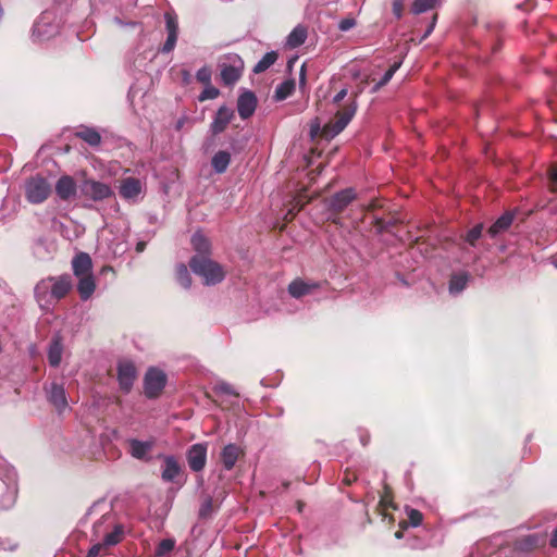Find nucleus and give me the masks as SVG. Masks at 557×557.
I'll list each match as a JSON object with an SVG mask.
<instances>
[{"instance_id":"nucleus-1","label":"nucleus","mask_w":557,"mask_h":557,"mask_svg":"<svg viewBox=\"0 0 557 557\" xmlns=\"http://www.w3.org/2000/svg\"><path fill=\"white\" fill-rule=\"evenodd\" d=\"M189 267L195 274L203 278L206 285H216L225 277L223 267L206 256H193Z\"/></svg>"},{"instance_id":"nucleus-2","label":"nucleus","mask_w":557,"mask_h":557,"mask_svg":"<svg viewBox=\"0 0 557 557\" xmlns=\"http://www.w3.org/2000/svg\"><path fill=\"white\" fill-rule=\"evenodd\" d=\"M356 98L357 94L354 95L349 103L338 109L334 117L323 126L322 136L324 138L331 139L335 137L348 125L357 111Z\"/></svg>"},{"instance_id":"nucleus-3","label":"nucleus","mask_w":557,"mask_h":557,"mask_svg":"<svg viewBox=\"0 0 557 557\" xmlns=\"http://www.w3.org/2000/svg\"><path fill=\"white\" fill-rule=\"evenodd\" d=\"M25 198L29 203L39 205L48 199L51 194V184L46 177L36 174L26 180Z\"/></svg>"},{"instance_id":"nucleus-4","label":"nucleus","mask_w":557,"mask_h":557,"mask_svg":"<svg viewBox=\"0 0 557 557\" xmlns=\"http://www.w3.org/2000/svg\"><path fill=\"white\" fill-rule=\"evenodd\" d=\"M166 384V375L163 371L150 368L144 379L145 395L148 398L158 397Z\"/></svg>"},{"instance_id":"nucleus-5","label":"nucleus","mask_w":557,"mask_h":557,"mask_svg":"<svg viewBox=\"0 0 557 557\" xmlns=\"http://www.w3.org/2000/svg\"><path fill=\"white\" fill-rule=\"evenodd\" d=\"M356 198L352 188L343 189L325 200V205L332 215L341 214L349 203Z\"/></svg>"},{"instance_id":"nucleus-6","label":"nucleus","mask_w":557,"mask_h":557,"mask_svg":"<svg viewBox=\"0 0 557 557\" xmlns=\"http://www.w3.org/2000/svg\"><path fill=\"white\" fill-rule=\"evenodd\" d=\"M207 443H197L191 445L186 451L188 467L194 472H200L207 463Z\"/></svg>"},{"instance_id":"nucleus-7","label":"nucleus","mask_w":557,"mask_h":557,"mask_svg":"<svg viewBox=\"0 0 557 557\" xmlns=\"http://www.w3.org/2000/svg\"><path fill=\"white\" fill-rule=\"evenodd\" d=\"M82 191L95 201L108 199L113 195L109 185L94 180H86L82 186Z\"/></svg>"},{"instance_id":"nucleus-8","label":"nucleus","mask_w":557,"mask_h":557,"mask_svg":"<svg viewBox=\"0 0 557 557\" xmlns=\"http://www.w3.org/2000/svg\"><path fill=\"white\" fill-rule=\"evenodd\" d=\"M136 376L137 371L133 362L122 361L117 364V381L124 393L131 392Z\"/></svg>"},{"instance_id":"nucleus-9","label":"nucleus","mask_w":557,"mask_h":557,"mask_svg":"<svg viewBox=\"0 0 557 557\" xmlns=\"http://www.w3.org/2000/svg\"><path fill=\"white\" fill-rule=\"evenodd\" d=\"M49 278H52L50 299L58 302L71 292L73 287L72 277L69 274H63L60 276H49Z\"/></svg>"},{"instance_id":"nucleus-10","label":"nucleus","mask_w":557,"mask_h":557,"mask_svg":"<svg viewBox=\"0 0 557 557\" xmlns=\"http://www.w3.org/2000/svg\"><path fill=\"white\" fill-rule=\"evenodd\" d=\"M244 450L237 444L225 445L220 453V460L226 471L232 470L237 460L244 456Z\"/></svg>"},{"instance_id":"nucleus-11","label":"nucleus","mask_w":557,"mask_h":557,"mask_svg":"<svg viewBox=\"0 0 557 557\" xmlns=\"http://www.w3.org/2000/svg\"><path fill=\"white\" fill-rule=\"evenodd\" d=\"M257 97L252 91H244L237 100V111L243 120L250 117L257 108Z\"/></svg>"},{"instance_id":"nucleus-12","label":"nucleus","mask_w":557,"mask_h":557,"mask_svg":"<svg viewBox=\"0 0 557 557\" xmlns=\"http://www.w3.org/2000/svg\"><path fill=\"white\" fill-rule=\"evenodd\" d=\"M47 393L49 403L59 413H62L69 407L65 389L62 385L51 383Z\"/></svg>"},{"instance_id":"nucleus-13","label":"nucleus","mask_w":557,"mask_h":557,"mask_svg":"<svg viewBox=\"0 0 557 557\" xmlns=\"http://www.w3.org/2000/svg\"><path fill=\"white\" fill-rule=\"evenodd\" d=\"M234 117V111L226 106H222L215 113L213 122L211 123V132L213 135L224 132Z\"/></svg>"},{"instance_id":"nucleus-14","label":"nucleus","mask_w":557,"mask_h":557,"mask_svg":"<svg viewBox=\"0 0 557 557\" xmlns=\"http://www.w3.org/2000/svg\"><path fill=\"white\" fill-rule=\"evenodd\" d=\"M52 278L46 277L39 281L35 286V298L42 309H48L52 304L53 299H50Z\"/></svg>"},{"instance_id":"nucleus-15","label":"nucleus","mask_w":557,"mask_h":557,"mask_svg":"<svg viewBox=\"0 0 557 557\" xmlns=\"http://www.w3.org/2000/svg\"><path fill=\"white\" fill-rule=\"evenodd\" d=\"M77 186L70 175H62L55 184V194L61 200H69L76 195Z\"/></svg>"},{"instance_id":"nucleus-16","label":"nucleus","mask_w":557,"mask_h":557,"mask_svg":"<svg viewBox=\"0 0 557 557\" xmlns=\"http://www.w3.org/2000/svg\"><path fill=\"white\" fill-rule=\"evenodd\" d=\"M73 273L76 277L92 274V261L88 253L79 252L72 260Z\"/></svg>"},{"instance_id":"nucleus-17","label":"nucleus","mask_w":557,"mask_h":557,"mask_svg":"<svg viewBox=\"0 0 557 557\" xmlns=\"http://www.w3.org/2000/svg\"><path fill=\"white\" fill-rule=\"evenodd\" d=\"M515 212H505L490 226V228L487 230V234L491 237H496L497 235L506 232L511 226Z\"/></svg>"},{"instance_id":"nucleus-18","label":"nucleus","mask_w":557,"mask_h":557,"mask_svg":"<svg viewBox=\"0 0 557 557\" xmlns=\"http://www.w3.org/2000/svg\"><path fill=\"white\" fill-rule=\"evenodd\" d=\"M141 193V184L138 178L127 177L121 182L120 195L124 199H134Z\"/></svg>"},{"instance_id":"nucleus-19","label":"nucleus","mask_w":557,"mask_h":557,"mask_svg":"<svg viewBox=\"0 0 557 557\" xmlns=\"http://www.w3.org/2000/svg\"><path fill=\"white\" fill-rule=\"evenodd\" d=\"M161 478L165 482H173L181 473L182 468L174 456H165Z\"/></svg>"},{"instance_id":"nucleus-20","label":"nucleus","mask_w":557,"mask_h":557,"mask_svg":"<svg viewBox=\"0 0 557 557\" xmlns=\"http://www.w3.org/2000/svg\"><path fill=\"white\" fill-rule=\"evenodd\" d=\"M78 278L77 292L82 300H88L96 289L94 275H84Z\"/></svg>"},{"instance_id":"nucleus-21","label":"nucleus","mask_w":557,"mask_h":557,"mask_svg":"<svg viewBox=\"0 0 557 557\" xmlns=\"http://www.w3.org/2000/svg\"><path fill=\"white\" fill-rule=\"evenodd\" d=\"M191 246L197 252L196 256L209 257L211 252V244L209 239L201 233L197 232L191 236Z\"/></svg>"},{"instance_id":"nucleus-22","label":"nucleus","mask_w":557,"mask_h":557,"mask_svg":"<svg viewBox=\"0 0 557 557\" xmlns=\"http://www.w3.org/2000/svg\"><path fill=\"white\" fill-rule=\"evenodd\" d=\"M131 455L139 460L147 459V454L152 449L153 442L129 441Z\"/></svg>"},{"instance_id":"nucleus-23","label":"nucleus","mask_w":557,"mask_h":557,"mask_svg":"<svg viewBox=\"0 0 557 557\" xmlns=\"http://www.w3.org/2000/svg\"><path fill=\"white\" fill-rule=\"evenodd\" d=\"M230 163H231V153L225 150L218 151L212 157V160H211V165H212L213 170L219 174L224 173L227 170Z\"/></svg>"},{"instance_id":"nucleus-24","label":"nucleus","mask_w":557,"mask_h":557,"mask_svg":"<svg viewBox=\"0 0 557 557\" xmlns=\"http://www.w3.org/2000/svg\"><path fill=\"white\" fill-rule=\"evenodd\" d=\"M315 287H317L315 284H308V283L304 282L302 280L298 278V280H294L288 285V293L295 298H300L305 295H308Z\"/></svg>"},{"instance_id":"nucleus-25","label":"nucleus","mask_w":557,"mask_h":557,"mask_svg":"<svg viewBox=\"0 0 557 557\" xmlns=\"http://www.w3.org/2000/svg\"><path fill=\"white\" fill-rule=\"evenodd\" d=\"M307 35V28L302 25H298L288 35L286 45L292 49L297 48L306 41Z\"/></svg>"},{"instance_id":"nucleus-26","label":"nucleus","mask_w":557,"mask_h":557,"mask_svg":"<svg viewBox=\"0 0 557 557\" xmlns=\"http://www.w3.org/2000/svg\"><path fill=\"white\" fill-rule=\"evenodd\" d=\"M63 352V346L59 338H55L51 342L48 350V361L49 364L53 368H57L61 363Z\"/></svg>"},{"instance_id":"nucleus-27","label":"nucleus","mask_w":557,"mask_h":557,"mask_svg":"<svg viewBox=\"0 0 557 557\" xmlns=\"http://www.w3.org/2000/svg\"><path fill=\"white\" fill-rule=\"evenodd\" d=\"M545 540L537 534H530L518 542V547L524 552H531L544 545Z\"/></svg>"},{"instance_id":"nucleus-28","label":"nucleus","mask_w":557,"mask_h":557,"mask_svg":"<svg viewBox=\"0 0 557 557\" xmlns=\"http://www.w3.org/2000/svg\"><path fill=\"white\" fill-rule=\"evenodd\" d=\"M295 90V81L286 79L280 85L276 86L274 91V99L276 101H282L288 98Z\"/></svg>"},{"instance_id":"nucleus-29","label":"nucleus","mask_w":557,"mask_h":557,"mask_svg":"<svg viewBox=\"0 0 557 557\" xmlns=\"http://www.w3.org/2000/svg\"><path fill=\"white\" fill-rule=\"evenodd\" d=\"M76 137L81 138L92 147H97L101 143V135L95 128L86 127L77 132Z\"/></svg>"},{"instance_id":"nucleus-30","label":"nucleus","mask_w":557,"mask_h":557,"mask_svg":"<svg viewBox=\"0 0 557 557\" xmlns=\"http://www.w3.org/2000/svg\"><path fill=\"white\" fill-rule=\"evenodd\" d=\"M278 54L275 51L267 52L262 59L255 65L253 73L260 74L265 72L269 67H271L277 60Z\"/></svg>"},{"instance_id":"nucleus-31","label":"nucleus","mask_w":557,"mask_h":557,"mask_svg":"<svg viewBox=\"0 0 557 557\" xmlns=\"http://www.w3.org/2000/svg\"><path fill=\"white\" fill-rule=\"evenodd\" d=\"M123 537H124V527L122 524H116L111 532L106 534V536L103 537L102 544L106 547L114 546V545L121 543Z\"/></svg>"},{"instance_id":"nucleus-32","label":"nucleus","mask_w":557,"mask_h":557,"mask_svg":"<svg viewBox=\"0 0 557 557\" xmlns=\"http://www.w3.org/2000/svg\"><path fill=\"white\" fill-rule=\"evenodd\" d=\"M399 222L398 219L391 216L388 219L373 216V226L376 228L377 233L391 232L392 228Z\"/></svg>"},{"instance_id":"nucleus-33","label":"nucleus","mask_w":557,"mask_h":557,"mask_svg":"<svg viewBox=\"0 0 557 557\" xmlns=\"http://www.w3.org/2000/svg\"><path fill=\"white\" fill-rule=\"evenodd\" d=\"M221 78L225 85H233L240 78V72L233 65H224L221 70Z\"/></svg>"},{"instance_id":"nucleus-34","label":"nucleus","mask_w":557,"mask_h":557,"mask_svg":"<svg viewBox=\"0 0 557 557\" xmlns=\"http://www.w3.org/2000/svg\"><path fill=\"white\" fill-rule=\"evenodd\" d=\"M175 277L178 284L184 288H189L191 285V276L188 272L187 267L184 263H180L175 268Z\"/></svg>"},{"instance_id":"nucleus-35","label":"nucleus","mask_w":557,"mask_h":557,"mask_svg":"<svg viewBox=\"0 0 557 557\" xmlns=\"http://www.w3.org/2000/svg\"><path fill=\"white\" fill-rule=\"evenodd\" d=\"M468 283V274H455L451 276L449 281V292L450 293H460L463 290Z\"/></svg>"},{"instance_id":"nucleus-36","label":"nucleus","mask_w":557,"mask_h":557,"mask_svg":"<svg viewBox=\"0 0 557 557\" xmlns=\"http://www.w3.org/2000/svg\"><path fill=\"white\" fill-rule=\"evenodd\" d=\"M438 0H416L412 3L411 11L413 14H421L436 7Z\"/></svg>"},{"instance_id":"nucleus-37","label":"nucleus","mask_w":557,"mask_h":557,"mask_svg":"<svg viewBox=\"0 0 557 557\" xmlns=\"http://www.w3.org/2000/svg\"><path fill=\"white\" fill-rule=\"evenodd\" d=\"M379 505L383 509H389V508L396 509V506L394 505V502H393V491L389 487V485L386 483H384L383 493L381 495Z\"/></svg>"},{"instance_id":"nucleus-38","label":"nucleus","mask_w":557,"mask_h":557,"mask_svg":"<svg viewBox=\"0 0 557 557\" xmlns=\"http://www.w3.org/2000/svg\"><path fill=\"white\" fill-rule=\"evenodd\" d=\"M174 547H175V540L164 539L158 544L154 555L157 557H163L168 553L172 552L174 549Z\"/></svg>"},{"instance_id":"nucleus-39","label":"nucleus","mask_w":557,"mask_h":557,"mask_svg":"<svg viewBox=\"0 0 557 557\" xmlns=\"http://www.w3.org/2000/svg\"><path fill=\"white\" fill-rule=\"evenodd\" d=\"M482 232H483V224H476L475 226H473L471 230H469L467 232V234L465 236V240L470 246H475L476 242L482 236Z\"/></svg>"},{"instance_id":"nucleus-40","label":"nucleus","mask_w":557,"mask_h":557,"mask_svg":"<svg viewBox=\"0 0 557 557\" xmlns=\"http://www.w3.org/2000/svg\"><path fill=\"white\" fill-rule=\"evenodd\" d=\"M400 62H395L393 65H391V67L385 72L380 82L375 85L374 91L385 86L392 79L396 71L400 67Z\"/></svg>"},{"instance_id":"nucleus-41","label":"nucleus","mask_w":557,"mask_h":557,"mask_svg":"<svg viewBox=\"0 0 557 557\" xmlns=\"http://www.w3.org/2000/svg\"><path fill=\"white\" fill-rule=\"evenodd\" d=\"M220 95V90L212 86L211 84L207 85V87L201 91L198 99L199 101H206L209 99H215Z\"/></svg>"},{"instance_id":"nucleus-42","label":"nucleus","mask_w":557,"mask_h":557,"mask_svg":"<svg viewBox=\"0 0 557 557\" xmlns=\"http://www.w3.org/2000/svg\"><path fill=\"white\" fill-rule=\"evenodd\" d=\"M549 190L557 193V164H553L547 170Z\"/></svg>"},{"instance_id":"nucleus-43","label":"nucleus","mask_w":557,"mask_h":557,"mask_svg":"<svg viewBox=\"0 0 557 557\" xmlns=\"http://www.w3.org/2000/svg\"><path fill=\"white\" fill-rule=\"evenodd\" d=\"M408 520L411 527H419L422 523L423 515L418 509H410Z\"/></svg>"},{"instance_id":"nucleus-44","label":"nucleus","mask_w":557,"mask_h":557,"mask_svg":"<svg viewBox=\"0 0 557 557\" xmlns=\"http://www.w3.org/2000/svg\"><path fill=\"white\" fill-rule=\"evenodd\" d=\"M165 23L168 34H177L178 33V23L177 18L170 13L165 14Z\"/></svg>"},{"instance_id":"nucleus-45","label":"nucleus","mask_w":557,"mask_h":557,"mask_svg":"<svg viewBox=\"0 0 557 557\" xmlns=\"http://www.w3.org/2000/svg\"><path fill=\"white\" fill-rule=\"evenodd\" d=\"M213 511V502L211 497H207L203 503L201 504V507L199 509V516L201 518H207L211 515Z\"/></svg>"},{"instance_id":"nucleus-46","label":"nucleus","mask_w":557,"mask_h":557,"mask_svg":"<svg viewBox=\"0 0 557 557\" xmlns=\"http://www.w3.org/2000/svg\"><path fill=\"white\" fill-rule=\"evenodd\" d=\"M196 77L200 83L209 85L211 83V70L207 66H203L198 70Z\"/></svg>"},{"instance_id":"nucleus-47","label":"nucleus","mask_w":557,"mask_h":557,"mask_svg":"<svg viewBox=\"0 0 557 557\" xmlns=\"http://www.w3.org/2000/svg\"><path fill=\"white\" fill-rule=\"evenodd\" d=\"M176 40H177V34H173V33L168 34V38H166L161 51L164 53L171 52L176 45Z\"/></svg>"},{"instance_id":"nucleus-48","label":"nucleus","mask_w":557,"mask_h":557,"mask_svg":"<svg viewBox=\"0 0 557 557\" xmlns=\"http://www.w3.org/2000/svg\"><path fill=\"white\" fill-rule=\"evenodd\" d=\"M216 392L232 395V396H238V393L235 392L234 387L231 384L227 383H221L216 386Z\"/></svg>"},{"instance_id":"nucleus-49","label":"nucleus","mask_w":557,"mask_h":557,"mask_svg":"<svg viewBox=\"0 0 557 557\" xmlns=\"http://www.w3.org/2000/svg\"><path fill=\"white\" fill-rule=\"evenodd\" d=\"M404 2H405V0H394L393 1L392 10H393L394 15L397 18H400L403 16V13H404Z\"/></svg>"},{"instance_id":"nucleus-50","label":"nucleus","mask_w":557,"mask_h":557,"mask_svg":"<svg viewBox=\"0 0 557 557\" xmlns=\"http://www.w3.org/2000/svg\"><path fill=\"white\" fill-rule=\"evenodd\" d=\"M358 479L357 474L350 470H346L343 478V484L345 485H351L354 482H356Z\"/></svg>"},{"instance_id":"nucleus-51","label":"nucleus","mask_w":557,"mask_h":557,"mask_svg":"<svg viewBox=\"0 0 557 557\" xmlns=\"http://www.w3.org/2000/svg\"><path fill=\"white\" fill-rule=\"evenodd\" d=\"M356 25V21L354 18H344L339 22V29L343 32L349 30Z\"/></svg>"},{"instance_id":"nucleus-52","label":"nucleus","mask_w":557,"mask_h":557,"mask_svg":"<svg viewBox=\"0 0 557 557\" xmlns=\"http://www.w3.org/2000/svg\"><path fill=\"white\" fill-rule=\"evenodd\" d=\"M106 546L102 544V543H98V544H95L88 552L87 556L86 557H98L100 555V552Z\"/></svg>"},{"instance_id":"nucleus-53","label":"nucleus","mask_w":557,"mask_h":557,"mask_svg":"<svg viewBox=\"0 0 557 557\" xmlns=\"http://www.w3.org/2000/svg\"><path fill=\"white\" fill-rule=\"evenodd\" d=\"M347 96V89L346 88H343L342 90H339L333 98V103L334 104H339L341 101Z\"/></svg>"},{"instance_id":"nucleus-54","label":"nucleus","mask_w":557,"mask_h":557,"mask_svg":"<svg viewBox=\"0 0 557 557\" xmlns=\"http://www.w3.org/2000/svg\"><path fill=\"white\" fill-rule=\"evenodd\" d=\"M436 21H437V14H434L430 25L428 26V29H426L423 38H426L428 36H430V34L433 32V29L435 27Z\"/></svg>"},{"instance_id":"nucleus-55","label":"nucleus","mask_w":557,"mask_h":557,"mask_svg":"<svg viewBox=\"0 0 557 557\" xmlns=\"http://www.w3.org/2000/svg\"><path fill=\"white\" fill-rule=\"evenodd\" d=\"M379 208H382L381 202H380L379 200H372V201L368 205V207H367V211H368V212H373V211H375V210H376V209H379Z\"/></svg>"},{"instance_id":"nucleus-56","label":"nucleus","mask_w":557,"mask_h":557,"mask_svg":"<svg viewBox=\"0 0 557 557\" xmlns=\"http://www.w3.org/2000/svg\"><path fill=\"white\" fill-rule=\"evenodd\" d=\"M306 84V66L305 64L300 69L299 73V85L304 86Z\"/></svg>"},{"instance_id":"nucleus-57","label":"nucleus","mask_w":557,"mask_h":557,"mask_svg":"<svg viewBox=\"0 0 557 557\" xmlns=\"http://www.w3.org/2000/svg\"><path fill=\"white\" fill-rule=\"evenodd\" d=\"M549 545L554 548H557V528L554 530V532L552 534Z\"/></svg>"},{"instance_id":"nucleus-58","label":"nucleus","mask_w":557,"mask_h":557,"mask_svg":"<svg viewBox=\"0 0 557 557\" xmlns=\"http://www.w3.org/2000/svg\"><path fill=\"white\" fill-rule=\"evenodd\" d=\"M146 248V243L145 242H138L136 244V251L137 252H143Z\"/></svg>"},{"instance_id":"nucleus-59","label":"nucleus","mask_w":557,"mask_h":557,"mask_svg":"<svg viewBox=\"0 0 557 557\" xmlns=\"http://www.w3.org/2000/svg\"><path fill=\"white\" fill-rule=\"evenodd\" d=\"M304 505H305V504H304L301 500H298V502H297V509H298V511H299V512H301V511H302Z\"/></svg>"},{"instance_id":"nucleus-60","label":"nucleus","mask_w":557,"mask_h":557,"mask_svg":"<svg viewBox=\"0 0 557 557\" xmlns=\"http://www.w3.org/2000/svg\"><path fill=\"white\" fill-rule=\"evenodd\" d=\"M499 47H500V45H499V44H498L497 46H495V47L493 48L494 52H495L496 50H498V49H499Z\"/></svg>"}]
</instances>
